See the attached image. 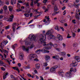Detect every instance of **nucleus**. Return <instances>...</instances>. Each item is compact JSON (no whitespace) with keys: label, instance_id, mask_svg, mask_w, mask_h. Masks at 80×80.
<instances>
[{"label":"nucleus","instance_id":"nucleus-36","mask_svg":"<svg viewBox=\"0 0 80 80\" xmlns=\"http://www.w3.org/2000/svg\"><path fill=\"white\" fill-rule=\"evenodd\" d=\"M77 43H75L73 44V47H77Z\"/></svg>","mask_w":80,"mask_h":80},{"label":"nucleus","instance_id":"nucleus-38","mask_svg":"<svg viewBox=\"0 0 80 80\" xmlns=\"http://www.w3.org/2000/svg\"><path fill=\"white\" fill-rule=\"evenodd\" d=\"M59 22H60L61 23H63L65 22V21L64 20H59Z\"/></svg>","mask_w":80,"mask_h":80},{"label":"nucleus","instance_id":"nucleus-2","mask_svg":"<svg viewBox=\"0 0 80 80\" xmlns=\"http://www.w3.org/2000/svg\"><path fill=\"white\" fill-rule=\"evenodd\" d=\"M29 60L31 61L34 60V61H38V59H37L35 57V55L33 54H31L29 56Z\"/></svg>","mask_w":80,"mask_h":80},{"label":"nucleus","instance_id":"nucleus-40","mask_svg":"<svg viewBox=\"0 0 80 80\" xmlns=\"http://www.w3.org/2000/svg\"><path fill=\"white\" fill-rule=\"evenodd\" d=\"M72 36L74 38H75V36H76V34L75 33H72Z\"/></svg>","mask_w":80,"mask_h":80},{"label":"nucleus","instance_id":"nucleus-3","mask_svg":"<svg viewBox=\"0 0 80 80\" xmlns=\"http://www.w3.org/2000/svg\"><path fill=\"white\" fill-rule=\"evenodd\" d=\"M41 52L42 53H49L50 52L49 51L46 50L44 49V48H42V49H38L36 51V53H38V52Z\"/></svg>","mask_w":80,"mask_h":80},{"label":"nucleus","instance_id":"nucleus-19","mask_svg":"<svg viewBox=\"0 0 80 80\" xmlns=\"http://www.w3.org/2000/svg\"><path fill=\"white\" fill-rule=\"evenodd\" d=\"M55 69H54V68L52 67L50 69V71L52 72H55Z\"/></svg>","mask_w":80,"mask_h":80},{"label":"nucleus","instance_id":"nucleus-45","mask_svg":"<svg viewBox=\"0 0 80 80\" xmlns=\"http://www.w3.org/2000/svg\"><path fill=\"white\" fill-rule=\"evenodd\" d=\"M57 15V13H56V12H54L52 14V15L53 16H54L55 15Z\"/></svg>","mask_w":80,"mask_h":80},{"label":"nucleus","instance_id":"nucleus-48","mask_svg":"<svg viewBox=\"0 0 80 80\" xmlns=\"http://www.w3.org/2000/svg\"><path fill=\"white\" fill-rule=\"evenodd\" d=\"M48 1V0H44L43 1V3H47V1Z\"/></svg>","mask_w":80,"mask_h":80},{"label":"nucleus","instance_id":"nucleus-11","mask_svg":"<svg viewBox=\"0 0 80 80\" xmlns=\"http://www.w3.org/2000/svg\"><path fill=\"white\" fill-rule=\"evenodd\" d=\"M52 38H55V36H54L53 35H48V40H50V39H52Z\"/></svg>","mask_w":80,"mask_h":80},{"label":"nucleus","instance_id":"nucleus-12","mask_svg":"<svg viewBox=\"0 0 80 80\" xmlns=\"http://www.w3.org/2000/svg\"><path fill=\"white\" fill-rule=\"evenodd\" d=\"M74 59H75L77 62H80V57L78 56H75L74 58Z\"/></svg>","mask_w":80,"mask_h":80},{"label":"nucleus","instance_id":"nucleus-52","mask_svg":"<svg viewBox=\"0 0 80 80\" xmlns=\"http://www.w3.org/2000/svg\"><path fill=\"white\" fill-rule=\"evenodd\" d=\"M17 71H18V73H20V70H19V69L18 68H17L16 69Z\"/></svg>","mask_w":80,"mask_h":80},{"label":"nucleus","instance_id":"nucleus-59","mask_svg":"<svg viewBox=\"0 0 80 80\" xmlns=\"http://www.w3.org/2000/svg\"><path fill=\"white\" fill-rule=\"evenodd\" d=\"M26 5V7H28L29 6V5L28 4V3H27L25 4Z\"/></svg>","mask_w":80,"mask_h":80},{"label":"nucleus","instance_id":"nucleus-8","mask_svg":"<svg viewBox=\"0 0 80 80\" xmlns=\"http://www.w3.org/2000/svg\"><path fill=\"white\" fill-rule=\"evenodd\" d=\"M36 38L35 36L32 34L30 35L29 36V38L30 40H35Z\"/></svg>","mask_w":80,"mask_h":80},{"label":"nucleus","instance_id":"nucleus-24","mask_svg":"<svg viewBox=\"0 0 80 80\" xmlns=\"http://www.w3.org/2000/svg\"><path fill=\"white\" fill-rule=\"evenodd\" d=\"M17 47V44H15L13 45L12 47V48L13 49H15V47Z\"/></svg>","mask_w":80,"mask_h":80},{"label":"nucleus","instance_id":"nucleus-55","mask_svg":"<svg viewBox=\"0 0 80 80\" xmlns=\"http://www.w3.org/2000/svg\"><path fill=\"white\" fill-rule=\"evenodd\" d=\"M15 25L16 26L17 25V23H14L12 24V26H15Z\"/></svg>","mask_w":80,"mask_h":80},{"label":"nucleus","instance_id":"nucleus-17","mask_svg":"<svg viewBox=\"0 0 80 80\" xmlns=\"http://www.w3.org/2000/svg\"><path fill=\"white\" fill-rule=\"evenodd\" d=\"M14 16L13 15H12L10 16V18L8 20V21H10V22H12L13 20V18Z\"/></svg>","mask_w":80,"mask_h":80},{"label":"nucleus","instance_id":"nucleus-26","mask_svg":"<svg viewBox=\"0 0 80 80\" xmlns=\"http://www.w3.org/2000/svg\"><path fill=\"white\" fill-rule=\"evenodd\" d=\"M43 65L44 67H47L48 66V63L47 62H44L43 63Z\"/></svg>","mask_w":80,"mask_h":80},{"label":"nucleus","instance_id":"nucleus-46","mask_svg":"<svg viewBox=\"0 0 80 80\" xmlns=\"http://www.w3.org/2000/svg\"><path fill=\"white\" fill-rule=\"evenodd\" d=\"M7 38H8V39H9V40H11V38H10V37L9 36V35H8L7 36Z\"/></svg>","mask_w":80,"mask_h":80},{"label":"nucleus","instance_id":"nucleus-50","mask_svg":"<svg viewBox=\"0 0 80 80\" xmlns=\"http://www.w3.org/2000/svg\"><path fill=\"white\" fill-rule=\"evenodd\" d=\"M3 61H1L0 60V65H3Z\"/></svg>","mask_w":80,"mask_h":80},{"label":"nucleus","instance_id":"nucleus-15","mask_svg":"<svg viewBox=\"0 0 80 80\" xmlns=\"http://www.w3.org/2000/svg\"><path fill=\"white\" fill-rule=\"evenodd\" d=\"M58 38L59 39V40L60 41H62V39H63V38L62 37V36L60 35H58Z\"/></svg>","mask_w":80,"mask_h":80},{"label":"nucleus","instance_id":"nucleus-20","mask_svg":"<svg viewBox=\"0 0 80 80\" xmlns=\"http://www.w3.org/2000/svg\"><path fill=\"white\" fill-rule=\"evenodd\" d=\"M42 8L43 10H45V11H44V12H46L48 10V9H47L45 6L42 7Z\"/></svg>","mask_w":80,"mask_h":80},{"label":"nucleus","instance_id":"nucleus-18","mask_svg":"<svg viewBox=\"0 0 80 80\" xmlns=\"http://www.w3.org/2000/svg\"><path fill=\"white\" fill-rule=\"evenodd\" d=\"M50 56L48 55H46L45 57V60L46 61H47L49 59H50Z\"/></svg>","mask_w":80,"mask_h":80},{"label":"nucleus","instance_id":"nucleus-57","mask_svg":"<svg viewBox=\"0 0 80 80\" xmlns=\"http://www.w3.org/2000/svg\"><path fill=\"white\" fill-rule=\"evenodd\" d=\"M8 28H9V26H7V27H6L5 28V29L6 30H7V29H8Z\"/></svg>","mask_w":80,"mask_h":80},{"label":"nucleus","instance_id":"nucleus-5","mask_svg":"<svg viewBox=\"0 0 80 80\" xmlns=\"http://www.w3.org/2000/svg\"><path fill=\"white\" fill-rule=\"evenodd\" d=\"M78 62H76L75 60L73 61L72 62V63L70 65V67H76L77 66Z\"/></svg>","mask_w":80,"mask_h":80},{"label":"nucleus","instance_id":"nucleus-6","mask_svg":"<svg viewBox=\"0 0 80 80\" xmlns=\"http://www.w3.org/2000/svg\"><path fill=\"white\" fill-rule=\"evenodd\" d=\"M50 45V47H49V48L48 47H47V48H45L44 47V49L45 48L46 50H49V49H51V48H52V45H53V44L52 43V42H50V43L48 44L47 45V44H43V46H48V45Z\"/></svg>","mask_w":80,"mask_h":80},{"label":"nucleus","instance_id":"nucleus-60","mask_svg":"<svg viewBox=\"0 0 80 80\" xmlns=\"http://www.w3.org/2000/svg\"><path fill=\"white\" fill-rule=\"evenodd\" d=\"M72 71H73V69L71 68L70 69V72H72Z\"/></svg>","mask_w":80,"mask_h":80},{"label":"nucleus","instance_id":"nucleus-34","mask_svg":"<svg viewBox=\"0 0 80 80\" xmlns=\"http://www.w3.org/2000/svg\"><path fill=\"white\" fill-rule=\"evenodd\" d=\"M24 15L26 17H29V14H28L25 13Z\"/></svg>","mask_w":80,"mask_h":80},{"label":"nucleus","instance_id":"nucleus-49","mask_svg":"<svg viewBox=\"0 0 80 80\" xmlns=\"http://www.w3.org/2000/svg\"><path fill=\"white\" fill-rule=\"evenodd\" d=\"M62 45L64 48H65V47H66V45L65 44V43H63Z\"/></svg>","mask_w":80,"mask_h":80},{"label":"nucleus","instance_id":"nucleus-23","mask_svg":"<svg viewBox=\"0 0 80 80\" xmlns=\"http://www.w3.org/2000/svg\"><path fill=\"white\" fill-rule=\"evenodd\" d=\"M8 75V73H7L5 74L4 76H3V79L4 80H5V79L6 78H7V77H6V76H7V75Z\"/></svg>","mask_w":80,"mask_h":80},{"label":"nucleus","instance_id":"nucleus-10","mask_svg":"<svg viewBox=\"0 0 80 80\" xmlns=\"http://www.w3.org/2000/svg\"><path fill=\"white\" fill-rule=\"evenodd\" d=\"M52 30L48 31L46 33V35H52Z\"/></svg>","mask_w":80,"mask_h":80},{"label":"nucleus","instance_id":"nucleus-56","mask_svg":"<svg viewBox=\"0 0 80 80\" xmlns=\"http://www.w3.org/2000/svg\"><path fill=\"white\" fill-rule=\"evenodd\" d=\"M33 2H31L30 4L31 6H33Z\"/></svg>","mask_w":80,"mask_h":80},{"label":"nucleus","instance_id":"nucleus-41","mask_svg":"<svg viewBox=\"0 0 80 80\" xmlns=\"http://www.w3.org/2000/svg\"><path fill=\"white\" fill-rule=\"evenodd\" d=\"M53 67L54 68V69L56 70V69H57V68H58V66H54Z\"/></svg>","mask_w":80,"mask_h":80},{"label":"nucleus","instance_id":"nucleus-35","mask_svg":"<svg viewBox=\"0 0 80 80\" xmlns=\"http://www.w3.org/2000/svg\"><path fill=\"white\" fill-rule=\"evenodd\" d=\"M46 20H47V21L50 22V18H49V16H48V18H46Z\"/></svg>","mask_w":80,"mask_h":80},{"label":"nucleus","instance_id":"nucleus-22","mask_svg":"<svg viewBox=\"0 0 80 80\" xmlns=\"http://www.w3.org/2000/svg\"><path fill=\"white\" fill-rule=\"evenodd\" d=\"M13 3H14V4H15V3H16V1H15V0L11 1V4H12V5H13Z\"/></svg>","mask_w":80,"mask_h":80},{"label":"nucleus","instance_id":"nucleus-43","mask_svg":"<svg viewBox=\"0 0 80 80\" xmlns=\"http://www.w3.org/2000/svg\"><path fill=\"white\" fill-rule=\"evenodd\" d=\"M70 36V34H68L67 38H71V37H72L71 36Z\"/></svg>","mask_w":80,"mask_h":80},{"label":"nucleus","instance_id":"nucleus-53","mask_svg":"<svg viewBox=\"0 0 80 80\" xmlns=\"http://www.w3.org/2000/svg\"><path fill=\"white\" fill-rule=\"evenodd\" d=\"M56 50L58 51V52H60V49L58 48H56Z\"/></svg>","mask_w":80,"mask_h":80},{"label":"nucleus","instance_id":"nucleus-25","mask_svg":"<svg viewBox=\"0 0 80 80\" xmlns=\"http://www.w3.org/2000/svg\"><path fill=\"white\" fill-rule=\"evenodd\" d=\"M24 68H25V69H30V65H28L27 67H25Z\"/></svg>","mask_w":80,"mask_h":80},{"label":"nucleus","instance_id":"nucleus-32","mask_svg":"<svg viewBox=\"0 0 80 80\" xmlns=\"http://www.w3.org/2000/svg\"><path fill=\"white\" fill-rule=\"evenodd\" d=\"M59 58H60L59 57V56H58V55H56V60H58V59H59Z\"/></svg>","mask_w":80,"mask_h":80},{"label":"nucleus","instance_id":"nucleus-64","mask_svg":"<svg viewBox=\"0 0 80 80\" xmlns=\"http://www.w3.org/2000/svg\"><path fill=\"white\" fill-rule=\"evenodd\" d=\"M35 12H37L36 13H39V12H38V10H35Z\"/></svg>","mask_w":80,"mask_h":80},{"label":"nucleus","instance_id":"nucleus-4","mask_svg":"<svg viewBox=\"0 0 80 80\" xmlns=\"http://www.w3.org/2000/svg\"><path fill=\"white\" fill-rule=\"evenodd\" d=\"M80 12V9H78L76 10V12L75 13L76 18L77 20H80V16L78 15V13Z\"/></svg>","mask_w":80,"mask_h":80},{"label":"nucleus","instance_id":"nucleus-16","mask_svg":"<svg viewBox=\"0 0 80 80\" xmlns=\"http://www.w3.org/2000/svg\"><path fill=\"white\" fill-rule=\"evenodd\" d=\"M35 67L37 69H39L40 67V64L38 63H37L35 65Z\"/></svg>","mask_w":80,"mask_h":80},{"label":"nucleus","instance_id":"nucleus-1","mask_svg":"<svg viewBox=\"0 0 80 80\" xmlns=\"http://www.w3.org/2000/svg\"><path fill=\"white\" fill-rule=\"evenodd\" d=\"M40 37L41 38L38 41V43H46V42H44L46 39V35L42 34L40 35Z\"/></svg>","mask_w":80,"mask_h":80},{"label":"nucleus","instance_id":"nucleus-33","mask_svg":"<svg viewBox=\"0 0 80 80\" xmlns=\"http://www.w3.org/2000/svg\"><path fill=\"white\" fill-rule=\"evenodd\" d=\"M3 46H4V45L2 44V43H1V48L2 49H3Z\"/></svg>","mask_w":80,"mask_h":80},{"label":"nucleus","instance_id":"nucleus-14","mask_svg":"<svg viewBox=\"0 0 80 80\" xmlns=\"http://www.w3.org/2000/svg\"><path fill=\"white\" fill-rule=\"evenodd\" d=\"M59 75L62 76V77H63V75H64V72H63L62 71H60L58 72Z\"/></svg>","mask_w":80,"mask_h":80},{"label":"nucleus","instance_id":"nucleus-54","mask_svg":"<svg viewBox=\"0 0 80 80\" xmlns=\"http://www.w3.org/2000/svg\"><path fill=\"white\" fill-rule=\"evenodd\" d=\"M77 71V68H74V69H73V72H75Z\"/></svg>","mask_w":80,"mask_h":80},{"label":"nucleus","instance_id":"nucleus-7","mask_svg":"<svg viewBox=\"0 0 80 80\" xmlns=\"http://www.w3.org/2000/svg\"><path fill=\"white\" fill-rule=\"evenodd\" d=\"M65 77H68V78H70L72 77V74L71 72H69L66 73L65 75Z\"/></svg>","mask_w":80,"mask_h":80},{"label":"nucleus","instance_id":"nucleus-62","mask_svg":"<svg viewBox=\"0 0 80 80\" xmlns=\"http://www.w3.org/2000/svg\"><path fill=\"white\" fill-rule=\"evenodd\" d=\"M34 72L35 73H38V72H37V70H35L34 71Z\"/></svg>","mask_w":80,"mask_h":80},{"label":"nucleus","instance_id":"nucleus-37","mask_svg":"<svg viewBox=\"0 0 80 80\" xmlns=\"http://www.w3.org/2000/svg\"><path fill=\"white\" fill-rule=\"evenodd\" d=\"M56 0H52V5H54L55 2Z\"/></svg>","mask_w":80,"mask_h":80},{"label":"nucleus","instance_id":"nucleus-27","mask_svg":"<svg viewBox=\"0 0 80 80\" xmlns=\"http://www.w3.org/2000/svg\"><path fill=\"white\" fill-rule=\"evenodd\" d=\"M52 45H53L54 48H57V47L58 46V45H57V44H54L53 45L52 44Z\"/></svg>","mask_w":80,"mask_h":80},{"label":"nucleus","instance_id":"nucleus-39","mask_svg":"<svg viewBox=\"0 0 80 80\" xmlns=\"http://www.w3.org/2000/svg\"><path fill=\"white\" fill-rule=\"evenodd\" d=\"M61 53L62 55H66V53L65 52H62Z\"/></svg>","mask_w":80,"mask_h":80},{"label":"nucleus","instance_id":"nucleus-21","mask_svg":"<svg viewBox=\"0 0 80 80\" xmlns=\"http://www.w3.org/2000/svg\"><path fill=\"white\" fill-rule=\"evenodd\" d=\"M74 6L75 7V8H78L79 6H80V4H75L74 5Z\"/></svg>","mask_w":80,"mask_h":80},{"label":"nucleus","instance_id":"nucleus-61","mask_svg":"<svg viewBox=\"0 0 80 80\" xmlns=\"http://www.w3.org/2000/svg\"><path fill=\"white\" fill-rule=\"evenodd\" d=\"M3 13V9H1L0 11V13Z\"/></svg>","mask_w":80,"mask_h":80},{"label":"nucleus","instance_id":"nucleus-42","mask_svg":"<svg viewBox=\"0 0 80 80\" xmlns=\"http://www.w3.org/2000/svg\"><path fill=\"white\" fill-rule=\"evenodd\" d=\"M3 43H4V44H5V45H6V44H7V43H8V41H3Z\"/></svg>","mask_w":80,"mask_h":80},{"label":"nucleus","instance_id":"nucleus-63","mask_svg":"<svg viewBox=\"0 0 80 80\" xmlns=\"http://www.w3.org/2000/svg\"><path fill=\"white\" fill-rule=\"evenodd\" d=\"M10 77L11 78H14V76L12 75H11Z\"/></svg>","mask_w":80,"mask_h":80},{"label":"nucleus","instance_id":"nucleus-31","mask_svg":"<svg viewBox=\"0 0 80 80\" xmlns=\"http://www.w3.org/2000/svg\"><path fill=\"white\" fill-rule=\"evenodd\" d=\"M3 9L4 10H7V6H4L3 7Z\"/></svg>","mask_w":80,"mask_h":80},{"label":"nucleus","instance_id":"nucleus-51","mask_svg":"<svg viewBox=\"0 0 80 80\" xmlns=\"http://www.w3.org/2000/svg\"><path fill=\"white\" fill-rule=\"evenodd\" d=\"M18 66L19 67H21V63H18Z\"/></svg>","mask_w":80,"mask_h":80},{"label":"nucleus","instance_id":"nucleus-47","mask_svg":"<svg viewBox=\"0 0 80 80\" xmlns=\"http://www.w3.org/2000/svg\"><path fill=\"white\" fill-rule=\"evenodd\" d=\"M1 70H3V71H5V68L3 67H1Z\"/></svg>","mask_w":80,"mask_h":80},{"label":"nucleus","instance_id":"nucleus-13","mask_svg":"<svg viewBox=\"0 0 80 80\" xmlns=\"http://www.w3.org/2000/svg\"><path fill=\"white\" fill-rule=\"evenodd\" d=\"M19 59L21 60H23V53H21L20 55L19 56Z\"/></svg>","mask_w":80,"mask_h":80},{"label":"nucleus","instance_id":"nucleus-29","mask_svg":"<svg viewBox=\"0 0 80 80\" xmlns=\"http://www.w3.org/2000/svg\"><path fill=\"white\" fill-rule=\"evenodd\" d=\"M12 30L14 32H15V26H12Z\"/></svg>","mask_w":80,"mask_h":80},{"label":"nucleus","instance_id":"nucleus-44","mask_svg":"<svg viewBox=\"0 0 80 80\" xmlns=\"http://www.w3.org/2000/svg\"><path fill=\"white\" fill-rule=\"evenodd\" d=\"M3 52L4 53H8V51H7L6 50H3Z\"/></svg>","mask_w":80,"mask_h":80},{"label":"nucleus","instance_id":"nucleus-28","mask_svg":"<svg viewBox=\"0 0 80 80\" xmlns=\"http://www.w3.org/2000/svg\"><path fill=\"white\" fill-rule=\"evenodd\" d=\"M54 11H55L56 12L57 11V10H58V8H57V6H55L54 7Z\"/></svg>","mask_w":80,"mask_h":80},{"label":"nucleus","instance_id":"nucleus-9","mask_svg":"<svg viewBox=\"0 0 80 80\" xmlns=\"http://www.w3.org/2000/svg\"><path fill=\"white\" fill-rule=\"evenodd\" d=\"M22 49L24 51H26V52H28L29 51V47H25V46H22Z\"/></svg>","mask_w":80,"mask_h":80},{"label":"nucleus","instance_id":"nucleus-58","mask_svg":"<svg viewBox=\"0 0 80 80\" xmlns=\"http://www.w3.org/2000/svg\"><path fill=\"white\" fill-rule=\"evenodd\" d=\"M28 76L29 77H32V75L29 73L28 74Z\"/></svg>","mask_w":80,"mask_h":80},{"label":"nucleus","instance_id":"nucleus-30","mask_svg":"<svg viewBox=\"0 0 80 80\" xmlns=\"http://www.w3.org/2000/svg\"><path fill=\"white\" fill-rule=\"evenodd\" d=\"M9 10L10 12H12V7L11 6L8 7Z\"/></svg>","mask_w":80,"mask_h":80}]
</instances>
